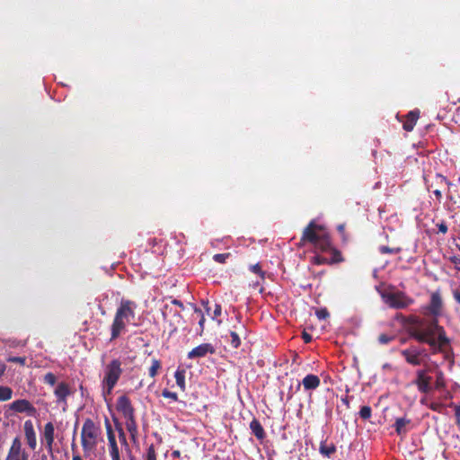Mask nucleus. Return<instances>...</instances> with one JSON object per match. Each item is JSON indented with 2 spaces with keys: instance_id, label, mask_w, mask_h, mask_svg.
<instances>
[{
  "instance_id": "f257e3e1",
  "label": "nucleus",
  "mask_w": 460,
  "mask_h": 460,
  "mask_svg": "<svg viewBox=\"0 0 460 460\" xmlns=\"http://www.w3.org/2000/svg\"><path fill=\"white\" fill-rule=\"evenodd\" d=\"M443 307L442 298L438 292L430 296L429 304L422 307V314L432 315L435 318L429 322L425 329L414 328L410 331V336L420 343L428 344L432 354L447 352L451 349V340L447 336L443 326L439 325L437 317L440 315Z\"/></svg>"
},
{
  "instance_id": "f03ea898",
  "label": "nucleus",
  "mask_w": 460,
  "mask_h": 460,
  "mask_svg": "<svg viewBox=\"0 0 460 460\" xmlns=\"http://www.w3.org/2000/svg\"><path fill=\"white\" fill-rule=\"evenodd\" d=\"M137 307V303L132 300H120L111 325V341L119 338L126 331V326L134 323Z\"/></svg>"
},
{
  "instance_id": "7ed1b4c3",
  "label": "nucleus",
  "mask_w": 460,
  "mask_h": 460,
  "mask_svg": "<svg viewBox=\"0 0 460 460\" xmlns=\"http://www.w3.org/2000/svg\"><path fill=\"white\" fill-rule=\"evenodd\" d=\"M310 243L315 250L327 252L331 248V237L327 229L323 226L311 220L305 227L300 238L299 244Z\"/></svg>"
},
{
  "instance_id": "20e7f679",
  "label": "nucleus",
  "mask_w": 460,
  "mask_h": 460,
  "mask_svg": "<svg viewBox=\"0 0 460 460\" xmlns=\"http://www.w3.org/2000/svg\"><path fill=\"white\" fill-rule=\"evenodd\" d=\"M121 361L118 358L108 363L103 370L102 381L103 394H111L122 375Z\"/></svg>"
},
{
  "instance_id": "39448f33",
  "label": "nucleus",
  "mask_w": 460,
  "mask_h": 460,
  "mask_svg": "<svg viewBox=\"0 0 460 460\" xmlns=\"http://www.w3.org/2000/svg\"><path fill=\"white\" fill-rule=\"evenodd\" d=\"M102 434V429L92 419L84 421L81 431V445L84 451L93 450L98 444V438Z\"/></svg>"
},
{
  "instance_id": "423d86ee",
  "label": "nucleus",
  "mask_w": 460,
  "mask_h": 460,
  "mask_svg": "<svg viewBox=\"0 0 460 460\" xmlns=\"http://www.w3.org/2000/svg\"><path fill=\"white\" fill-rule=\"evenodd\" d=\"M405 361L413 367H418L426 364V360L429 359V356L427 353L426 349L420 348L417 346H410L407 349L400 351Z\"/></svg>"
},
{
  "instance_id": "0eeeda50",
  "label": "nucleus",
  "mask_w": 460,
  "mask_h": 460,
  "mask_svg": "<svg viewBox=\"0 0 460 460\" xmlns=\"http://www.w3.org/2000/svg\"><path fill=\"white\" fill-rule=\"evenodd\" d=\"M383 298L389 307L394 309H404L414 303L413 298L402 291L386 293Z\"/></svg>"
},
{
  "instance_id": "6e6552de",
  "label": "nucleus",
  "mask_w": 460,
  "mask_h": 460,
  "mask_svg": "<svg viewBox=\"0 0 460 460\" xmlns=\"http://www.w3.org/2000/svg\"><path fill=\"white\" fill-rule=\"evenodd\" d=\"M429 371V368H422L416 371V378L413 384L421 394H429L431 391L432 377L428 375Z\"/></svg>"
},
{
  "instance_id": "1a4fd4ad",
  "label": "nucleus",
  "mask_w": 460,
  "mask_h": 460,
  "mask_svg": "<svg viewBox=\"0 0 460 460\" xmlns=\"http://www.w3.org/2000/svg\"><path fill=\"white\" fill-rule=\"evenodd\" d=\"M5 460H29V454L22 448L21 439L18 437L13 440Z\"/></svg>"
},
{
  "instance_id": "9d476101",
  "label": "nucleus",
  "mask_w": 460,
  "mask_h": 460,
  "mask_svg": "<svg viewBox=\"0 0 460 460\" xmlns=\"http://www.w3.org/2000/svg\"><path fill=\"white\" fill-rule=\"evenodd\" d=\"M105 428L109 442V451L111 460H121L116 437L109 420L105 419Z\"/></svg>"
},
{
  "instance_id": "9b49d317",
  "label": "nucleus",
  "mask_w": 460,
  "mask_h": 460,
  "mask_svg": "<svg viewBox=\"0 0 460 460\" xmlns=\"http://www.w3.org/2000/svg\"><path fill=\"white\" fill-rule=\"evenodd\" d=\"M9 408L15 412H26L29 416H34L37 412L36 408L26 399L13 401Z\"/></svg>"
},
{
  "instance_id": "f8f14e48",
  "label": "nucleus",
  "mask_w": 460,
  "mask_h": 460,
  "mask_svg": "<svg viewBox=\"0 0 460 460\" xmlns=\"http://www.w3.org/2000/svg\"><path fill=\"white\" fill-rule=\"evenodd\" d=\"M215 348L210 343H202L188 353V358H204L207 354H214Z\"/></svg>"
},
{
  "instance_id": "ddd939ff",
  "label": "nucleus",
  "mask_w": 460,
  "mask_h": 460,
  "mask_svg": "<svg viewBox=\"0 0 460 460\" xmlns=\"http://www.w3.org/2000/svg\"><path fill=\"white\" fill-rule=\"evenodd\" d=\"M117 410L125 417L134 415V408L127 395H121L117 400Z\"/></svg>"
},
{
  "instance_id": "4468645a",
  "label": "nucleus",
  "mask_w": 460,
  "mask_h": 460,
  "mask_svg": "<svg viewBox=\"0 0 460 460\" xmlns=\"http://www.w3.org/2000/svg\"><path fill=\"white\" fill-rule=\"evenodd\" d=\"M321 380L318 376L314 374L306 375L302 382H298L296 390H299L301 385H303L304 389L306 391L315 390L320 386Z\"/></svg>"
},
{
  "instance_id": "2eb2a0df",
  "label": "nucleus",
  "mask_w": 460,
  "mask_h": 460,
  "mask_svg": "<svg viewBox=\"0 0 460 460\" xmlns=\"http://www.w3.org/2000/svg\"><path fill=\"white\" fill-rule=\"evenodd\" d=\"M23 428L27 444L31 450H34L37 446V438L32 421L31 420H26Z\"/></svg>"
},
{
  "instance_id": "dca6fc26",
  "label": "nucleus",
  "mask_w": 460,
  "mask_h": 460,
  "mask_svg": "<svg viewBox=\"0 0 460 460\" xmlns=\"http://www.w3.org/2000/svg\"><path fill=\"white\" fill-rule=\"evenodd\" d=\"M419 118V110H413L409 111L402 119L403 129L408 132L411 131L414 128V126L416 125Z\"/></svg>"
},
{
  "instance_id": "f3484780",
  "label": "nucleus",
  "mask_w": 460,
  "mask_h": 460,
  "mask_svg": "<svg viewBox=\"0 0 460 460\" xmlns=\"http://www.w3.org/2000/svg\"><path fill=\"white\" fill-rule=\"evenodd\" d=\"M43 438L46 442V447L49 453L53 450L55 439V428L52 422H48L44 426Z\"/></svg>"
},
{
  "instance_id": "a211bd4d",
  "label": "nucleus",
  "mask_w": 460,
  "mask_h": 460,
  "mask_svg": "<svg viewBox=\"0 0 460 460\" xmlns=\"http://www.w3.org/2000/svg\"><path fill=\"white\" fill-rule=\"evenodd\" d=\"M424 181L427 185V189L429 190L434 186L437 188H443L444 186H447L448 189L452 185V182L447 179L444 175L440 173H436L434 180L429 182V179L425 176Z\"/></svg>"
},
{
  "instance_id": "6ab92c4d",
  "label": "nucleus",
  "mask_w": 460,
  "mask_h": 460,
  "mask_svg": "<svg viewBox=\"0 0 460 460\" xmlns=\"http://www.w3.org/2000/svg\"><path fill=\"white\" fill-rule=\"evenodd\" d=\"M71 394L72 392L69 388V385L65 382L59 383L54 391V394L57 397L58 402L66 403V398Z\"/></svg>"
},
{
  "instance_id": "aec40b11",
  "label": "nucleus",
  "mask_w": 460,
  "mask_h": 460,
  "mask_svg": "<svg viewBox=\"0 0 460 460\" xmlns=\"http://www.w3.org/2000/svg\"><path fill=\"white\" fill-rule=\"evenodd\" d=\"M411 420L405 417L397 418L394 424V428L398 436H404L410 430Z\"/></svg>"
},
{
  "instance_id": "412c9836",
  "label": "nucleus",
  "mask_w": 460,
  "mask_h": 460,
  "mask_svg": "<svg viewBox=\"0 0 460 460\" xmlns=\"http://www.w3.org/2000/svg\"><path fill=\"white\" fill-rule=\"evenodd\" d=\"M250 429L252 432V434L260 440L263 439L266 436L264 429L261 422L253 418L252 420L250 423Z\"/></svg>"
},
{
  "instance_id": "4be33fe9",
  "label": "nucleus",
  "mask_w": 460,
  "mask_h": 460,
  "mask_svg": "<svg viewBox=\"0 0 460 460\" xmlns=\"http://www.w3.org/2000/svg\"><path fill=\"white\" fill-rule=\"evenodd\" d=\"M319 452L324 457L330 458L336 452V447L332 443L328 445L325 441H322Z\"/></svg>"
},
{
  "instance_id": "5701e85b",
  "label": "nucleus",
  "mask_w": 460,
  "mask_h": 460,
  "mask_svg": "<svg viewBox=\"0 0 460 460\" xmlns=\"http://www.w3.org/2000/svg\"><path fill=\"white\" fill-rule=\"evenodd\" d=\"M126 428L130 433L131 438L134 439L137 434V425L135 420V415L125 417Z\"/></svg>"
},
{
  "instance_id": "b1692460",
  "label": "nucleus",
  "mask_w": 460,
  "mask_h": 460,
  "mask_svg": "<svg viewBox=\"0 0 460 460\" xmlns=\"http://www.w3.org/2000/svg\"><path fill=\"white\" fill-rule=\"evenodd\" d=\"M327 252H329L331 254L330 258H328L329 264L340 263L344 261V258L341 252L338 249L334 248L332 244L331 248Z\"/></svg>"
},
{
  "instance_id": "393cba45",
  "label": "nucleus",
  "mask_w": 460,
  "mask_h": 460,
  "mask_svg": "<svg viewBox=\"0 0 460 460\" xmlns=\"http://www.w3.org/2000/svg\"><path fill=\"white\" fill-rule=\"evenodd\" d=\"M185 373L183 368H178L174 373L176 384L182 392L186 390Z\"/></svg>"
},
{
  "instance_id": "a878e982",
  "label": "nucleus",
  "mask_w": 460,
  "mask_h": 460,
  "mask_svg": "<svg viewBox=\"0 0 460 460\" xmlns=\"http://www.w3.org/2000/svg\"><path fill=\"white\" fill-rule=\"evenodd\" d=\"M162 368V364L159 359L153 358L152 359V365L148 369L149 376L154 378L158 374V371Z\"/></svg>"
},
{
  "instance_id": "bb28decb",
  "label": "nucleus",
  "mask_w": 460,
  "mask_h": 460,
  "mask_svg": "<svg viewBox=\"0 0 460 460\" xmlns=\"http://www.w3.org/2000/svg\"><path fill=\"white\" fill-rule=\"evenodd\" d=\"M13 397V390L9 386L0 385V402H6Z\"/></svg>"
},
{
  "instance_id": "cd10ccee",
  "label": "nucleus",
  "mask_w": 460,
  "mask_h": 460,
  "mask_svg": "<svg viewBox=\"0 0 460 460\" xmlns=\"http://www.w3.org/2000/svg\"><path fill=\"white\" fill-rule=\"evenodd\" d=\"M402 323H407V324L416 325L419 327L423 325V320L416 315H409L406 317H402Z\"/></svg>"
},
{
  "instance_id": "c85d7f7f",
  "label": "nucleus",
  "mask_w": 460,
  "mask_h": 460,
  "mask_svg": "<svg viewBox=\"0 0 460 460\" xmlns=\"http://www.w3.org/2000/svg\"><path fill=\"white\" fill-rule=\"evenodd\" d=\"M229 338L230 339L228 340V341L230 342L231 346L234 349H237L240 347L241 339H240L239 334L236 332L231 331L230 334H229Z\"/></svg>"
},
{
  "instance_id": "c756f323",
  "label": "nucleus",
  "mask_w": 460,
  "mask_h": 460,
  "mask_svg": "<svg viewBox=\"0 0 460 460\" xmlns=\"http://www.w3.org/2000/svg\"><path fill=\"white\" fill-rule=\"evenodd\" d=\"M358 414L362 420H369L372 416V409L370 406L367 405L362 406L360 408Z\"/></svg>"
},
{
  "instance_id": "7c9ffc66",
  "label": "nucleus",
  "mask_w": 460,
  "mask_h": 460,
  "mask_svg": "<svg viewBox=\"0 0 460 460\" xmlns=\"http://www.w3.org/2000/svg\"><path fill=\"white\" fill-rule=\"evenodd\" d=\"M250 270H252L255 274H258L260 279H261V280L262 282L264 281L266 272L261 270V265L259 263L251 265L250 266Z\"/></svg>"
},
{
  "instance_id": "2f4dec72",
  "label": "nucleus",
  "mask_w": 460,
  "mask_h": 460,
  "mask_svg": "<svg viewBox=\"0 0 460 460\" xmlns=\"http://www.w3.org/2000/svg\"><path fill=\"white\" fill-rule=\"evenodd\" d=\"M401 251H402V249L400 247L390 248V247L385 246V245H382V246L379 247V252L382 254H386V253L397 254V253L401 252Z\"/></svg>"
},
{
  "instance_id": "473e14b6",
  "label": "nucleus",
  "mask_w": 460,
  "mask_h": 460,
  "mask_svg": "<svg viewBox=\"0 0 460 460\" xmlns=\"http://www.w3.org/2000/svg\"><path fill=\"white\" fill-rule=\"evenodd\" d=\"M145 460H157L155 446L152 444L148 447Z\"/></svg>"
},
{
  "instance_id": "72a5a7b5",
  "label": "nucleus",
  "mask_w": 460,
  "mask_h": 460,
  "mask_svg": "<svg viewBox=\"0 0 460 460\" xmlns=\"http://www.w3.org/2000/svg\"><path fill=\"white\" fill-rule=\"evenodd\" d=\"M230 253H217L213 256V260L217 263H226V260L230 257Z\"/></svg>"
},
{
  "instance_id": "f704fd0d",
  "label": "nucleus",
  "mask_w": 460,
  "mask_h": 460,
  "mask_svg": "<svg viewBox=\"0 0 460 460\" xmlns=\"http://www.w3.org/2000/svg\"><path fill=\"white\" fill-rule=\"evenodd\" d=\"M43 381L45 384H48V385L53 386L57 382V378L53 373L49 372L44 376Z\"/></svg>"
},
{
  "instance_id": "c9c22d12",
  "label": "nucleus",
  "mask_w": 460,
  "mask_h": 460,
  "mask_svg": "<svg viewBox=\"0 0 460 460\" xmlns=\"http://www.w3.org/2000/svg\"><path fill=\"white\" fill-rule=\"evenodd\" d=\"M313 262L315 265L329 264V259L322 255H315L313 257Z\"/></svg>"
},
{
  "instance_id": "e433bc0d",
  "label": "nucleus",
  "mask_w": 460,
  "mask_h": 460,
  "mask_svg": "<svg viewBox=\"0 0 460 460\" xmlns=\"http://www.w3.org/2000/svg\"><path fill=\"white\" fill-rule=\"evenodd\" d=\"M315 314L319 320H324L330 316V313L325 307L317 309Z\"/></svg>"
},
{
  "instance_id": "4c0bfd02",
  "label": "nucleus",
  "mask_w": 460,
  "mask_h": 460,
  "mask_svg": "<svg viewBox=\"0 0 460 460\" xmlns=\"http://www.w3.org/2000/svg\"><path fill=\"white\" fill-rule=\"evenodd\" d=\"M162 395L163 397L164 398H169L174 402H177L178 401V395L176 393L174 392H171L167 389H164L163 392H162Z\"/></svg>"
},
{
  "instance_id": "58836bf2",
  "label": "nucleus",
  "mask_w": 460,
  "mask_h": 460,
  "mask_svg": "<svg viewBox=\"0 0 460 460\" xmlns=\"http://www.w3.org/2000/svg\"><path fill=\"white\" fill-rule=\"evenodd\" d=\"M194 311L195 313L200 315L199 325L200 327L199 334L201 335L204 331L205 316L203 315L202 311L199 308L195 307Z\"/></svg>"
},
{
  "instance_id": "ea45409f",
  "label": "nucleus",
  "mask_w": 460,
  "mask_h": 460,
  "mask_svg": "<svg viewBox=\"0 0 460 460\" xmlns=\"http://www.w3.org/2000/svg\"><path fill=\"white\" fill-rule=\"evenodd\" d=\"M394 340L393 336H389L387 334L382 333L378 336V341L381 344H388Z\"/></svg>"
},
{
  "instance_id": "a19ab883",
  "label": "nucleus",
  "mask_w": 460,
  "mask_h": 460,
  "mask_svg": "<svg viewBox=\"0 0 460 460\" xmlns=\"http://www.w3.org/2000/svg\"><path fill=\"white\" fill-rule=\"evenodd\" d=\"M9 362L18 363L20 365H25L26 358L24 357H10L7 359Z\"/></svg>"
},
{
  "instance_id": "79ce46f5",
  "label": "nucleus",
  "mask_w": 460,
  "mask_h": 460,
  "mask_svg": "<svg viewBox=\"0 0 460 460\" xmlns=\"http://www.w3.org/2000/svg\"><path fill=\"white\" fill-rule=\"evenodd\" d=\"M437 226L438 228V231L442 234H447V224L444 222V221H441L440 223H438L437 224Z\"/></svg>"
},
{
  "instance_id": "37998d69",
  "label": "nucleus",
  "mask_w": 460,
  "mask_h": 460,
  "mask_svg": "<svg viewBox=\"0 0 460 460\" xmlns=\"http://www.w3.org/2000/svg\"><path fill=\"white\" fill-rule=\"evenodd\" d=\"M118 431H119V438L120 442L123 444H127L126 435H125V432L123 431L122 428H118Z\"/></svg>"
},
{
  "instance_id": "c03bdc74",
  "label": "nucleus",
  "mask_w": 460,
  "mask_h": 460,
  "mask_svg": "<svg viewBox=\"0 0 460 460\" xmlns=\"http://www.w3.org/2000/svg\"><path fill=\"white\" fill-rule=\"evenodd\" d=\"M441 188H436L434 190H433V194L435 195L437 200L438 201V203L441 202L442 200V192H441Z\"/></svg>"
},
{
  "instance_id": "a18cd8bd",
  "label": "nucleus",
  "mask_w": 460,
  "mask_h": 460,
  "mask_svg": "<svg viewBox=\"0 0 460 460\" xmlns=\"http://www.w3.org/2000/svg\"><path fill=\"white\" fill-rule=\"evenodd\" d=\"M222 313V307L220 305H216L214 312H213V318H216L219 316Z\"/></svg>"
},
{
  "instance_id": "49530a36",
  "label": "nucleus",
  "mask_w": 460,
  "mask_h": 460,
  "mask_svg": "<svg viewBox=\"0 0 460 460\" xmlns=\"http://www.w3.org/2000/svg\"><path fill=\"white\" fill-rule=\"evenodd\" d=\"M302 338L305 343H309L312 341V335L306 332H303Z\"/></svg>"
},
{
  "instance_id": "de8ad7c7",
  "label": "nucleus",
  "mask_w": 460,
  "mask_h": 460,
  "mask_svg": "<svg viewBox=\"0 0 460 460\" xmlns=\"http://www.w3.org/2000/svg\"><path fill=\"white\" fill-rule=\"evenodd\" d=\"M337 230L342 235L343 240H345L346 239V237H345V225L344 224L339 225L337 226Z\"/></svg>"
},
{
  "instance_id": "09e8293b",
  "label": "nucleus",
  "mask_w": 460,
  "mask_h": 460,
  "mask_svg": "<svg viewBox=\"0 0 460 460\" xmlns=\"http://www.w3.org/2000/svg\"><path fill=\"white\" fill-rule=\"evenodd\" d=\"M455 414L456 418V423L458 426H460V405L456 407Z\"/></svg>"
},
{
  "instance_id": "8fccbe9b",
  "label": "nucleus",
  "mask_w": 460,
  "mask_h": 460,
  "mask_svg": "<svg viewBox=\"0 0 460 460\" xmlns=\"http://www.w3.org/2000/svg\"><path fill=\"white\" fill-rule=\"evenodd\" d=\"M172 304H173V305H175L179 306V307H180L181 309H182V310L184 309V305H183L182 302H181V301H180V300H178V299H172Z\"/></svg>"
},
{
  "instance_id": "3c124183",
  "label": "nucleus",
  "mask_w": 460,
  "mask_h": 460,
  "mask_svg": "<svg viewBox=\"0 0 460 460\" xmlns=\"http://www.w3.org/2000/svg\"><path fill=\"white\" fill-rule=\"evenodd\" d=\"M4 371H5V365L4 363L0 362V378L4 375Z\"/></svg>"
},
{
  "instance_id": "603ef678",
  "label": "nucleus",
  "mask_w": 460,
  "mask_h": 460,
  "mask_svg": "<svg viewBox=\"0 0 460 460\" xmlns=\"http://www.w3.org/2000/svg\"><path fill=\"white\" fill-rule=\"evenodd\" d=\"M454 297L455 299L460 304V291H455L454 292Z\"/></svg>"
},
{
  "instance_id": "864d4df0",
  "label": "nucleus",
  "mask_w": 460,
  "mask_h": 460,
  "mask_svg": "<svg viewBox=\"0 0 460 460\" xmlns=\"http://www.w3.org/2000/svg\"><path fill=\"white\" fill-rule=\"evenodd\" d=\"M72 460H83L79 455H74Z\"/></svg>"
},
{
  "instance_id": "5fc2aeb1",
  "label": "nucleus",
  "mask_w": 460,
  "mask_h": 460,
  "mask_svg": "<svg viewBox=\"0 0 460 460\" xmlns=\"http://www.w3.org/2000/svg\"><path fill=\"white\" fill-rule=\"evenodd\" d=\"M259 286H261V282L260 281H256V282L252 284V287L254 288L259 287Z\"/></svg>"
},
{
  "instance_id": "6e6d98bb",
  "label": "nucleus",
  "mask_w": 460,
  "mask_h": 460,
  "mask_svg": "<svg viewBox=\"0 0 460 460\" xmlns=\"http://www.w3.org/2000/svg\"><path fill=\"white\" fill-rule=\"evenodd\" d=\"M402 317H405L404 315H402V314H397L396 318L397 319H400L402 322Z\"/></svg>"
},
{
  "instance_id": "4d7b16f0",
  "label": "nucleus",
  "mask_w": 460,
  "mask_h": 460,
  "mask_svg": "<svg viewBox=\"0 0 460 460\" xmlns=\"http://www.w3.org/2000/svg\"><path fill=\"white\" fill-rule=\"evenodd\" d=\"M342 401L346 403V404H349V402L347 399H342Z\"/></svg>"
},
{
  "instance_id": "13d9d810",
  "label": "nucleus",
  "mask_w": 460,
  "mask_h": 460,
  "mask_svg": "<svg viewBox=\"0 0 460 460\" xmlns=\"http://www.w3.org/2000/svg\"><path fill=\"white\" fill-rule=\"evenodd\" d=\"M292 398V394H288V399L290 400Z\"/></svg>"
},
{
  "instance_id": "bf43d9fd",
  "label": "nucleus",
  "mask_w": 460,
  "mask_h": 460,
  "mask_svg": "<svg viewBox=\"0 0 460 460\" xmlns=\"http://www.w3.org/2000/svg\"><path fill=\"white\" fill-rule=\"evenodd\" d=\"M173 455H175V456H179V455H180V453H179V451H175V452L173 453Z\"/></svg>"
},
{
  "instance_id": "052dcab7",
  "label": "nucleus",
  "mask_w": 460,
  "mask_h": 460,
  "mask_svg": "<svg viewBox=\"0 0 460 460\" xmlns=\"http://www.w3.org/2000/svg\"><path fill=\"white\" fill-rule=\"evenodd\" d=\"M260 292L262 293L263 292V288H260Z\"/></svg>"
},
{
  "instance_id": "680f3d73",
  "label": "nucleus",
  "mask_w": 460,
  "mask_h": 460,
  "mask_svg": "<svg viewBox=\"0 0 460 460\" xmlns=\"http://www.w3.org/2000/svg\"><path fill=\"white\" fill-rule=\"evenodd\" d=\"M384 367L388 368V364L384 365Z\"/></svg>"
},
{
  "instance_id": "e2e57ef3",
  "label": "nucleus",
  "mask_w": 460,
  "mask_h": 460,
  "mask_svg": "<svg viewBox=\"0 0 460 460\" xmlns=\"http://www.w3.org/2000/svg\"><path fill=\"white\" fill-rule=\"evenodd\" d=\"M458 102H460V98L457 100Z\"/></svg>"
}]
</instances>
